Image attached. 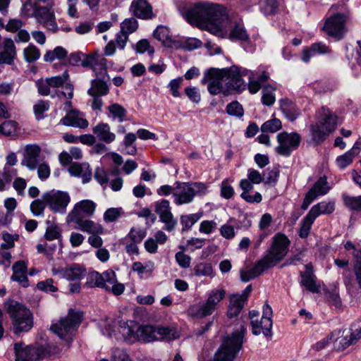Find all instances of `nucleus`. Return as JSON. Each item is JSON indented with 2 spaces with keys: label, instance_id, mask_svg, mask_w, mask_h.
Instances as JSON below:
<instances>
[{
  "label": "nucleus",
  "instance_id": "nucleus-1",
  "mask_svg": "<svg viewBox=\"0 0 361 361\" xmlns=\"http://www.w3.org/2000/svg\"><path fill=\"white\" fill-rule=\"evenodd\" d=\"M184 18L192 25L235 42H248L250 36L241 23L232 21L226 9L220 4L200 2L187 8Z\"/></svg>",
  "mask_w": 361,
  "mask_h": 361
},
{
  "label": "nucleus",
  "instance_id": "nucleus-2",
  "mask_svg": "<svg viewBox=\"0 0 361 361\" xmlns=\"http://www.w3.org/2000/svg\"><path fill=\"white\" fill-rule=\"evenodd\" d=\"M290 241L281 233H276L272 238L270 247L266 255L248 271H240V279L247 282L261 275L265 270L276 266L282 261L288 252Z\"/></svg>",
  "mask_w": 361,
  "mask_h": 361
},
{
  "label": "nucleus",
  "instance_id": "nucleus-3",
  "mask_svg": "<svg viewBox=\"0 0 361 361\" xmlns=\"http://www.w3.org/2000/svg\"><path fill=\"white\" fill-rule=\"evenodd\" d=\"M5 307L11 320L12 331L15 334L28 332L32 328V313L24 305L9 300L5 303Z\"/></svg>",
  "mask_w": 361,
  "mask_h": 361
},
{
  "label": "nucleus",
  "instance_id": "nucleus-4",
  "mask_svg": "<svg viewBox=\"0 0 361 361\" xmlns=\"http://www.w3.org/2000/svg\"><path fill=\"white\" fill-rule=\"evenodd\" d=\"M246 329L240 326V330L234 331L231 336L225 338L215 353L213 361H234L237 353L242 348Z\"/></svg>",
  "mask_w": 361,
  "mask_h": 361
},
{
  "label": "nucleus",
  "instance_id": "nucleus-5",
  "mask_svg": "<svg viewBox=\"0 0 361 361\" xmlns=\"http://www.w3.org/2000/svg\"><path fill=\"white\" fill-rule=\"evenodd\" d=\"M81 319L82 314L80 312L71 310L66 317L51 325L50 329L66 343V349L70 347L74 334L81 322Z\"/></svg>",
  "mask_w": 361,
  "mask_h": 361
},
{
  "label": "nucleus",
  "instance_id": "nucleus-6",
  "mask_svg": "<svg viewBox=\"0 0 361 361\" xmlns=\"http://www.w3.org/2000/svg\"><path fill=\"white\" fill-rule=\"evenodd\" d=\"M135 335L138 341L145 343L158 340L171 341L179 337V334L174 327L151 325L139 326Z\"/></svg>",
  "mask_w": 361,
  "mask_h": 361
},
{
  "label": "nucleus",
  "instance_id": "nucleus-7",
  "mask_svg": "<svg viewBox=\"0 0 361 361\" xmlns=\"http://www.w3.org/2000/svg\"><path fill=\"white\" fill-rule=\"evenodd\" d=\"M176 184L173 197L176 205L191 203L196 195L204 193L207 189V185L202 182H176Z\"/></svg>",
  "mask_w": 361,
  "mask_h": 361
},
{
  "label": "nucleus",
  "instance_id": "nucleus-8",
  "mask_svg": "<svg viewBox=\"0 0 361 361\" xmlns=\"http://www.w3.org/2000/svg\"><path fill=\"white\" fill-rule=\"evenodd\" d=\"M226 292L223 289L213 290L209 294L206 301L190 305L188 314L192 317L203 318L212 315L218 308L220 302L225 297Z\"/></svg>",
  "mask_w": 361,
  "mask_h": 361
},
{
  "label": "nucleus",
  "instance_id": "nucleus-9",
  "mask_svg": "<svg viewBox=\"0 0 361 361\" xmlns=\"http://www.w3.org/2000/svg\"><path fill=\"white\" fill-rule=\"evenodd\" d=\"M54 2L51 0H37L33 11L37 21L52 32H56L59 27L52 9Z\"/></svg>",
  "mask_w": 361,
  "mask_h": 361
},
{
  "label": "nucleus",
  "instance_id": "nucleus-10",
  "mask_svg": "<svg viewBox=\"0 0 361 361\" xmlns=\"http://www.w3.org/2000/svg\"><path fill=\"white\" fill-rule=\"evenodd\" d=\"M250 319V324L252 328V334L254 335H259L262 333L265 336H271L272 328V310L271 307L267 304L263 306V315L260 321L258 320L259 312L252 310L249 313Z\"/></svg>",
  "mask_w": 361,
  "mask_h": 361
},
{
  "label": "nucleus",
  "instance_id": "nucleus-11",
  "mask_svg": "<svg viewBox=\"0 0 361 361\" xmlns=\"http://www.w3.org/2000/svg\"><path fill=\"white\" fill-rule=\"evenodd\" d=\"M225 71L212 68L204 73L201 80L202 85H207L208 92L212 95L223 92L226 95L225 86Z\"/></svg>",
  "mask_w": 361,
  "mask_h": 361
},
{
  "label": "nucleus",
  "instance_id": "nucleus-12",
  "mask_svg": "<svg viewBox=\"0 0 361 361\" xmlns=\"http://www.w3.org/2000/svg\"><path fill=\"white\" fill-rule=\"evenodd\" d=\"M42 198L52 212L61 214L66 212V207L71 201L68 192L54 190L44 193Z\"/></svg>",
  "mask_w": 361,
  "mask_h": 361
},
{
  "label": "nucleus",
  "instance_id": "nucleus-13",
  "mask_svg": "<svg viewBox=\"0 0 361 361\" xmlns=\"http://www.w3.org/2000/svg\"><path fill=\"white\" fill-rule=\"evenodd\" d=\"M279 145L276 148L278 154L288 157L293 150L298 149L301 142V137L298 133L283 131L277 135Z\"/></svg>",
  "mask_w": 361,
  "mask_h": 361
},
{
  "label": "nucleus",
  "instance_id": "nucleus-14",
  "mask_svg": "<svg viewBox=\"0 0 361 361\" xmlns=\"http://www.w3.org/2000/svg\"><path fill=\"white\" fill-rule=\"evenodd\" d=\"M16 361H40L45 356L42 346L25 345L23 343L14 345Z\"/></svg>",
  "mask_w": 361,
  "mask_h": 361
},
{
  "label": "nucleus",
  "instance_id": "nucleus-15",
  "mask_svg": "<svg viewBox=\"0 0 361 361\" xmlns=\"http://www.w3.org/2000/svg\"><path fill=\"white\" fill-rule=\"evenodd\" d=\"M345 21V15L337 13L326 19L323 30L329 36L339 40L346 32Z\"/></svg>",
  "mask_w": 361,
  "mask_h": 361
},
{
  "label": "nucleus",
  "instance_id": "nucleus-16",
  "mask_svg": "<svg viewBox=\"0 0 361 361\" xmlns=\"http://www.w3.org/2000/svg\"><path fill=\"white\" fill-rule=\"evenodd\" d=\"M96 207V203L90 200H81L75 204L68 215V219L69 221L75 222L92 217L94 214Z\"/></svg>",
  "mask_w": 361,
  "mask_h": 361
},
{
  "label": "nucleus",
  "instance_id": "nucleus-17",
  "mask_svg": "<svg viewBox=\"0 0 361 361\" xmlns=\"http://www.w3.org/2000/svg\"><path fill=\"white\" fill-rule=\"evenodd\" d=\"M155 212L159 216L160 221L164 223V229L172 231L177 225V221L174 219L171 211L170 202L167 200H161L154 203Z\"/></svg>",
  "mask_w": 361,
  "mask_h": 361
},
{
  "label": "nucleus",
  "instance_id": "nucleus-18",
  "mask_svg": "<svg viewBox=\"0 0 361 361\" xmlns=\"http://www.w3.org/2000/svg\"><path fill=\"white\" fill-rule=\"evenodd\" d=\"M225 71V86L226 94L230 90H241L245 88L244 81L240 75L239 67L233 66Z\"/></svg>",
  "mask_w": 361,
  "mask_h": 361
},
{
  "label": "nucleus",
  "instance_id": "nucleus-19",
  "mask_svg": "<svg viewBox=\"0 0 361 361\" xmlns=\"http://www.w3.org/2000/svg\"><path fill=\"white\" fill-rule=\"evenodd\" d=\"M41 147L38 145L30 144L25 147L21 164L28 169L34 171L39 164Z\"/></svg>",
  "mask_w": 361,
  "mask_h": 361
},
{
  "label": "nucleus",
  "instance_id": "nucleus-20",
  "mask_svg": "<svg viewBox=\"0 0 361 361\" xmlns=\"http://www.w3.org/2000/svg\"><path fill=\"white\" fill-rule=\"evenodd\" d=\"M54 274L68 281H79L85 276L86 269L78 264H71L65 268L54 271Z\"/></svg>",
  "mask_w": 361,
  "mask_h": 361
},
{
  "label": "nucleus",
  "instance_id": "nucleus-21",
  "mask_svg": "<svg viewBox=\"0 0 361 361\" xmlns=\"http://www.w3.org/2000/svg\"><path fill=\"white\" fill-rule=\"evenodd\" d=\"M59 123L66 126L78 128H86L89 126V122L83 116V114L75 109L68 111L66 115L63 117Z\"/></svg>",
  "mask_w": 361,
  "mask_h": 361
},
{
  "label": "nucleus",
  "instance_id": "nucleus-22",
  "mask_svg": "<svg viewBox=\"0 0 361 361\" xmlns=\"http://www.w3.org/2000/svg\"><path fill=\"white\" fill-rule=\"evenodd\" d=\"M130 10L135 16L141 19H151L154 17L152 7L147 0L133 1Z\"/></svg>",
  "mask_w": 361,
  "mask_h": 361
},
{
  "label": "nucleus",
  "instance_id": "nucleus-23",
  "mask_svg": "<svg viewBox=\"0 0 361 361\" xmlns=\"http://www.w3.org/2000/svg\"><path fill=\"white\" fill-rule=\"evenodd\" d=\"M16 55L14 42L11 38H5L3 42V50L0 51V63L11 65Z\"/></svg>",
  "mask_w": 361,
  "mask_h": 361
},
{
  "label": "nucleus",
  "instance_id": "nucleus-24",
  "mask_svg": "<svg viewBox=\"0 0 361 361\" xmlns=\"http://www.w3.org/2000/svg\"><path fill=\"white\" fill-rule=\"evenodd\" d=\"M360 338V335L357 336L350 329H345L342 332V334L335 340L334 347L336 350H343Z\"/></svg>",
  "mask_w": 361,
  "mask_h": 361
},
{
  "label": "nucleus",
  "instance_id": "nucleus-25",
  "mask_svg": "<svg viewBox=\"0 0 361 361\" xmlns=\"http://www.w3.org/2000/svg\"><path fill=\"white\" fill-rule=\"evenodd\" d=\"M319 114L322 117L320 125L329 133L333 132L337 126L338 117L328 108L322 107Z\"/></svg>",
  "mask_w": 361,
  "mask_h": 361
},
{
  "label": "nucleus",
  "instance_id": "nucleus-26",
  "mask_svg": "<svg viewBox=\"0 0 361 361\" xmlns=\"http://www.w3.org/2000/svg\"><path fill=\"white\" fill-rule=\"evenodd\" d=\"M306 271L300 272V285L305 287L311 293H318L319 286L316 283V276L312 274L310 264H306Z\"/></svg>",
  "mask_w": 361,
  "mask_h": 361
},
{
  "label": "nucleus",
  "instance_id": "nucleus-27",
  "mask_svg": "<svg viewBox=\"0 0 361 361\" xmlns=\"http://www.w3.org/2000/svg\"><path fill=\"white\" fill-rule=\"evenodd\" d=\"M92 132L99 140L109 144L116 140L115 133L111 132L110 126L106 123H99L92 128Z\"/></svg>",
  "mask_w": 361,
  "mask_h": 361
},
{
  "label": "nucleus",
  "instance_id": "nucleus-28",
  "mask_svg": "<svg viewBox=\"0 0 361 361\" xmlns=\"http://www.w3.org/2000/svg\"><path fill=\"white\" fill-rule=\"evenodd\" d=\"M76 224L75 228L80 230L81 231L87 233L90 235L93 234H103L104 228L103 226L92 220L90 219H82L74 222Z\"/></svg>",
  "mask_w": 361,
  "mask_h": 361
},
{
  "label": "nucleus",
  "instance_id": "nucleus-29",
  "mask_svg": "<svg viewBox=\"0 0 361 361\" xmlns=\"http://www.w3.org/2000/svg\"><path fill=\"white\" fill-rule=\"evenodd\" d=\"M269 79V75L263 71L261 75L258 73H250L249 76L248 90L251 94L257 93L262 87V83Z\"/></svg>",
  "mask_w": 361,
  "mask_h": 361
},
{
  "label": "nucleus",
  "instance_id": "nucleus-30",
  "mask_svg": "<svg viewBox=\"0 0 361 361\" xmlns=\"http://www.w3.org/2000/svg\"><path fill=\"white\" fill-rule=\"evenodd\" d=\"M280 108L286 118L290 121H295L300 114L296 105L288 99L280 100Z\"/></svg>",
  "mask_w": 361,
  "mask_h": 361
},
{
  "label": "nucleus",
  "instance_id": "nucleus-31",
  "mask_svg": "<svg viewBox=\"0 0 361 361\" xmlns=\"http://www.w3.org/2000/svg\"><path fill=\"white\" fill-rule=\"evenodd\" d=\"M13 275L11 279L18 281L23 286H27L28 280L27 277V265L23 261H18L13 266Z\"/></svg>",
  "mask_w": 361,
  "mask_h": 361
},
{
  "label": "nucleus",
  "instance_id": "nucleus-32",
  "mask_svg": "<svg viewBox=\"0 0 361 361\" xmlns=\"http://www.w3.org/2000/svg\"><path fill=\"white\" fill-rule=\"evenodd\" d=\"M335 210V202L333 201L326 202L323 201L314 205L310 210L309 214L314 218L317 219L322 214H330Z\"/></svg>",
  "mask_w": 361,
  "mask_h": 361
},
{
  "label": "nucleus",
  "instance_id": "nucleus-33",
  "mask_svg": "<svg viewBox=\"0 0 361 361\" xmlns=\"http://www.w3.org/2000/svg\"><path fill=\"white\" fill-rule=\"evenodd\" d=\"M109 86L106 82L101 79H94L91 81V87L87 93L91 97H102L109 93Z\"/></svg>",
  "mask_w": 361,
  "mask_h": 361
},
{
  "label": "nucleus",
  "instance_id": "nucleus-34",
  "mask_svg": "<svg viewBox=\"0 0 361 361\" xmlns=\"http://www.w3.org/2000/svg\"><path fill=\"white\" fill-rule=\"evenodd\" d=\"M246 302L240 295H233L230 297V304L227 315L229 318H233L239 314Z\"/></svg>",
  "mask_w": 361,
  "mask_h": 361
},
{
  "label": "nucleus",
  "instance_id": "nucleus-35",
  "mask_svg": "<svg viewBox=\"0 0 361 361\" xmlns=\"http://www.w3.org/2000/svg\"><path fill=\"white\" fill-rule=\"evenodd\" d=\"M330 187L328 185L326 177L322 176L309 190L308 192L316 199L319 196H322L328 193Z\"/></svg>",
  "mask_w": 361,
  "mask_h": 361
},
{
  "label": "nucleus",
  "instance_id": "nucleus-36",
  "mask_svg": "<svg viewBox=\"0 0 361 361\" xmlns=\"http://www.w3.org/2000/svg\"><path fill=\"white\" fill-rule=\"evenodd\" d=\"M154 37L161 42L164 46L171 47L173 40L169 29L164 25H159L154 31Z\"/></svg>",
  "mask_w": 361,
  "mask_h": 361
},
{
  "label": "nucleus",
  "instance_id": "nucleus-37",
  "mask_svg": "<svg viewBox=\"0 0 361 361\" xmlns=\"http://www.w3.org/2000/svg\"><path fill=\"white\" fill-rule=\"evenodd\" d=\"M312 140L317 144L319 145L326 140L329 133L320 123L312 124L310 127Z\"/></svg>",
  "mask_w": 361,
  "mask_h": 361
},
{
  "label": "nucleus",
  "instance_id": "nucleus-38",
  "mask_svg": "<svg viewBox=\"0 0 361 361\" xmlns=\"http://www.w3.org/2000/svg\"><path fill=\"white\" fill-rule=\"evenodd\" d=\"M342 199L344 205L350 210L361 212V195L354 197L343 194Z\"/></svg>",
  "mask_w": 361,
  "mask_h": 361
},
{
  "label": "nucleus",
  "instance_id": "nucleus-39",
  "mask_svg": "<svg viewBox=\"0 0 361 361\" xmlns=\"http://www.w3.org/2000/svg\"><path fill=\"white\" fill-rule=\"evenodd\" d=\"M68 55V51L62 47H56L52 51H48L44 56V60L47 62H51L55 59L62 60Z\"/></svg>",
  "mask_w": 361,
  "mask_h": 361
},
{
  "label": "nucleus",
  "instance_id": "nucleus-40",
  "mask_svg": "<svg viewBox=\"0 0 361 361\" xmlns=\"http://www.w3.org/2000/svg\"><path fill=\"white\" fill-rule=\"evenodd\" d=\"M103 273L101 274L97 271L90 272L87 275L86 286L90 288L104 286Z\"/></svg>",
  "mask_w": 361,
  "mask_h": 361
},
{
  "label": "nucleus",
  "instance_id": "nucleus-41",
  "mask_svg": "<svg viewBox=\"0 0 361 361\" xmlns=\"http://www.w3.org/2000/svg\"><path fill=\"white\" fill-rule=\"evenodd\" d=\"M108 110L113 119H117L119 122H123L126 119L127 111L123 106L119 104H113L108 107Z\"/></svg>",
  "mask_w": 361,
  "mask_h": 361
},
{
  "label": "nucleus",
  "instance_id": "nucleus-42",
  "mask_svg": "<svg viewBox=\"0 0 361 361\" xmlns=\"http://www.w3.org/2000/svg\"><path fill=\"white\" fill-rule=\"evenodd\" d=\"M275 90L276 88L271 85H268L263 88L262 102L264 105L271 106L274 104L276 98L273 92Z\"/></svg>",
  "mask_w": 361,
  "mask_h": 361
},
{
  "label": "nucleus",
  "instance_id": "nucleus-43",
  "mask_svg": "<svg viewBox=\"0 0 361 361\" xmlns=\"http://www.w3.org/2000/svg\"><path fill=\"white\" fill-rule=\"evenodd\" d=\"M315 219H316L310 215V214L307 213L301 223V226L299 231V235L300 238H305L308 236L312 225Z\"/></svg>",
  "mask_w": 361,
  "mask_h": 361
},
{
  "label": "nucleus",
  "instance_id": "nucleus-44",
  "mask_svg": "<svg viewBox=\"0 0 361 361\" xmlns=\"http://www.w3.org/2000/svg\"><path fill=\"white\" fill-rule=\"evenodd\" d=\"M146 235L145 231L140 228H132L128 234L123 239L132 243H140Z\"/></svg>",
  "mask_w": 361,
  "mask_h": 361
},
{
  "label": "nucleus",
  "instance_id": "nucleus-45",
  "mask_svg": "<svg viewBox=\"0 0 361 361\" xmlns=\"http://www.w3.org/2000/svg\"><path fill=\"white\" fill-rule=\"evenodd\" d=\"M193 271L196 276H209L213 274V269L211 264L202 262L194 267Z\"/></svg>",
  "mask_w": 361,
  "mask_h": 361
},
{
  "label": "nucleus",
  "instance_id": "nucleus-46",
  "mask_svg": "<svg viewBox=\"0 0 361 361\" xmlns=\"http://www.w3.org/2000/svg\"><path fill=\"white\" fill-rule=\"evenodd\" d=\"M282 127L281 122L278 118H273L264 123L261 126V130L264 133H275Z\"/></svg>",
  "mask_w": 361,
  "mask_h": 361
},
{
  "label": "nucleus",
  "instance_id": "nucleus-47",
  "mask_svg": "<svg viewBox=\"0 0 361 361\" xmlns=\"http://www.w3.org/2000/svg\"><path fill=\"white\" fill-rule=\"evenodd\" d=\"M355 157V150L350 149L344 154L338 157L336 164L339 168L345 169L353 162Z\"/></svg>",
  "mask_w": 361,
  "mask_h": 361
},
{
  "label": "nucleus",
  "instance_id": "nucleus-48",
  "mask_svg": "<svg viewBox=\"0 0 361 361\" xmlns=\"http://www.w3.org/2000/svg\"><path fill=\"white\" fill-rule=\"evenodd\" d=\"M200 217L197 214L182 215L180 216V224L183 226L182 231L189 230L199 220Z\"/></svg>",
  "mask_w": 361,
  "mask_h": 361
},
{
  "label": "nucleus",
  "instance_id": "nucleus-49",
  "mask_svg": "<svg viewBox=\"0 0 361 361\" xmlns=\"http://www.w3.org/2000/svg\"><path fill=\"white\" fill-rule=\"evenodd\" d=\"M24 58L28 63H32L37 61L40 56V51L34 45H29L23 51Z\"/></svg>",
  "mask_w": 361,
  "mask_h": 361
},
{
  "label": "nucleus",
  "instance_id": "nucleus-50",
  "mask_svg": "<svg viewBox=\"0 0 361 361\" xmlns=\"http://www.w3.org/2000/svg\"><path fill=\"white\" fill-rule=\"evenodd\" d=\"M138 27L137 21L134 18L126 19L121 25V32L129 35L134 32Z\"/></svg>",
  "mask_w": 361,
  "mask_h": 361
},
{
  "label": "nucleus",
  "instance_id": "nucleus-51",
  "mask_svg": "<svg viewBox=\"0 0 361 361\" xmlns=\"http://www.w3.org/2000/svg\"><path fill=\"white\" fill-rule=\"evenodd\" d=\"M49 102L48 101L39 100L33 106V110L36 118L40 120L44 118V113L49 109Z\"/></svg>",
  "mask_w": 361,
  "mask_h": 361
},
{
  "label": "nucleus",
  "instance_id": "nucleus-52",
  "mask_svg": "<svg viewBox=\"0 0 361 361\" xmlns=\"http://www.w3.org/2000/svg\"><path fill=\"white\" fill-rule=\"evenodd\" d=\"M104 286L102 288L110 291V288L117 282L116 274L112 270H107L103 272Z\"/></svg>",
  "mask_w": 361,
  "mask_h": 361
},
{
  "label": "nucleus",
  "instance_id": "nucleus-53",
  "mask_svg": "<svg viewBox=\"0 0 361 361\" xmlns=\"http://www.w3.org/2000/svg\"><path fill=\"white\" fill-rule=\"evenodd\" d=\"M279 176V170L277 168L267 169L263 173V182L265 184H274L277 182Z\"/></svg>",
  "mask_w": 361,
  "mask_h": 361
},
{
  "label": "nucleus",
  "instance_id": "nucleus-54",
  "mask_svg": "<svg viewBox=\"0 0 361 361\" xmlns=\"http://www.w3.org/2000/svg\"><path fill=\"white\" fill-rule=\"evenodd\" d=\"M226 111L231 116L242 117L244 110L242 105L238 102H232L226 106Z\"/></svg>",
  "mask_w": 361,
  "mask_h": 361
},
{
  "label": "nucleus",
  "instance_id": "nucleus-55",
  "mask_svg": "<svg viewBox=\"0 0 361 361\" xmlns=\"http://www.w3.org/2000/svg\"><path fill=\"white\" fill-rule=\"evenodd\" d=\"M36 86L39 94L42 96H48L51 94V86L47 78L45 79H39L36 82Z\"/></svg>",
  "mask_w": 361,
  "mask_h": 361
},
{
  "label": "nucleus",
  "instance_id": "nucleus-56",
  "mask_svg": "<svg viewBox=\"0 0 361 361\" xmlns=\"http://www.w3.org/2000/svg\"><path fill=\"white\" fill-rule=\"evenodd\" d=\"M2 238L4 243L1 245V247L3 249H10L14 247L15 241L18 240L19 235L18 234L11 235L5 232L2 233Z\"/></svg>",
  "mask_w": 361,
  "mask_h": 361
},
{
  "label": "nucleus",
  "instance_id": "nucleus-57",
  "mask_svg": "<svg viewBox=\"0 0 361 361\" xmlns=\"http://www.w3.org/2000/svg\"><path fill=\"white\" fill-rule=\"evenodd\" d=\"M111 361H131V360L126 350L115 348L111 351Z\"/></svg>",
  "mask_w": 361,
  "mask_h": 361
},
{
  "label": "nucleus",
  "instance_id": "nucleus-58",
  "mask_svg": "<svg viewBox=\"0 0 361 361\" xmlns=\"http://www.w3.org/2000/svg\"><path fill=\"white\" fill-rule=\"evenodd\" d=\"M45 202L43 200H35L30 204V210L34 216H38L43 214L45 209Z\"/></svg>",
  "mask_w": 361,
  "mask_h": 361
},
{
  "label": "nucleus",
  "instance_id": "nucleus-59",
  "mask_svg": "<svg viewBox=\"0 0 361 361\" xmlns=\"http://www.w3.org/2000/svg\"><path fill=\"white\" fill-rule=\"evenodd\" d=\"M234 195L233 188L228 179L222 181L221 185V196L226 200L231 199Z\"/></svg>",
  "mask_w": 361,
  "mask_h": 361
},
{
  "label": "nucleus",
  "instance_id": "nucleus-60",
  "mask_svg": "<svg viewBox=\"0 0 361 361\" xmlns=\"http://www.w3.org/2000/svg\"><path fill=\"white\" fill-rule=\"evenodd\" d=\"M17 123L13 121H6L1 124V133L6 136L14 134L17 129Z\"/></svg>",
  "mask_w": 361,
  "mask_h": 361
},
{
  "label": "nucleus",
  "instance_id": "nucleus-61",
  "mask_svg": "<svg viewBox=\"0 0 361 361\" xmlns=\"http://www.w3.org/2000/svg\"><path fill=\"white\" fill-rule=\"evenodd\" d=\"M94 178L101 185H105L109 182L107 171L103 167L96 168Z\"/></svg>",
  "mask_w": 361,
  "mask_h": 361
},
{
  "label": "nucleus",
  "instance_id": "nucleus-62",
  "mask_svg": "<svg viewBox=\"0 0 361 361\" xmlns=\"http://www.w3.org/2000/svg\"><path fill=\"white\" fill-rule=\"evenodd\" d=\"M185 93L189 99L196 104H198L201 100V95L200 90L196 87H188L185 89Z\"/></svg>",
  "mask_w": 361,
  "mask_h": 361
},
{
  "label": "nucleus",
  "instance_id": "nucleus-63",
  "mask_svg": "<svg viewBox=\"0 0 361 361\" xmlns=\"http://www.w3.org/2000/svg\"><path fill=\"white\" fill-rule=\"evenodd\" d=\"M183 79L182 77H178L177 78L171 80L169 83V87L170 92L173 97H180L179 87H180Z\"/></svg>",
  "mask_w": 361,
  "mask_h": 361
},
{
  "label": "nucleus",
  "instance_id": "nucleus-64",
  "mask_svg": "<svg viewBox=\"0 0 361 361\" xmlns=\"http://www.w3.org/2000/svg\"><path fill=\"white\" fill-rule=\"evenodd\" d=\"M176 261L178 265L184 269L188 268L190 265L191 257L183 252H178L175 255Z\"/></svg>",
  "mask_w": 361,
  "mask_h": 361
}]
</instances>
